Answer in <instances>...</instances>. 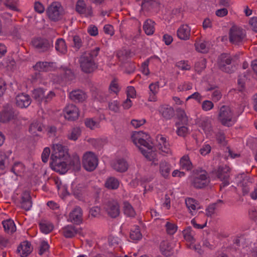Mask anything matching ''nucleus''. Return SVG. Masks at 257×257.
Here are the masks:
<instances>
[{"label": "nucleus", "mask_w": 257, "mask_h": 257, "mask_svg": "<svg viewBox=\"0 0 257 257\" xmlns=\"http://www.w3.org/2000/svg\"><path fill=\"white\" fill-rule=\"evenodd\" d=\"M162 116L166 119H171L174 115L173 108L169 105H163L159 110Z\"/></svg>", "instance_id": "30"}, {"label": "nucleus", "mask_w": 257, "mask_h": 257, "mask_svg": "<svg viewBox=\"0 0 257 257\" xmlns=\"http://www.w3.org/2000/svg\"><path fill=\"white\" fill-rule=\"evenodd\" d=\"M69 166L73 167L74 169H77L80 166V160L77 155H74L70 158L69 162Z\"/></svg>", "instance_id": "51"}, {"label": "nucleus", "mask_w": 257, "mask_h": 257, "mask_svg": "<svg viewBox=\"0 0 257 257\" xmlns=\"http://www.w3.org/2000/svg\"><path fill=\"white\" fill-rule=\"evenodd\" d=\"M192 186L197 189H201L207 186L210 180L207 172L203 170H194L190 177Z\"/></svg>", "instance_id": "4"}, {"label": "nucleus", "mask_w": 257, "mask_h": 257, "mask_svg": "<svg viewBox=\"0 0 257 257\" xmlns=\"http://www.w3.org/2000/svg\"><path fill=\"white\" fill-rule=\"evenodd\" d=\"M24 165L20 162L15 163L11 169L12 172L16 176L20 175L24 171Z\"/></svg>", "instance_id": "49"}, {"label": "nucleus", "mask_w": 257, "mask_h": 257, "mask_svg": "<svg viewBox=\"0 0 257 257\" xmlns=\"http://www.w3.org/2000/svg\"><path fill=\"white\" fill-rule=\"evenodd\" d=\"M60 72L63 75L64 79L67 80H72L75 78L73 72L66 67H62L60 69Z\"/></svg>", "instance_id": "41"}, {"label": "nucleus", "mask_w": 257, "mask_h": 257, "mask_svg": "<svg viewBox=\"0 0 257 257\" xmlns=\"http://www.w3.org/2000/svg\"><path fill=\"white\" fill-rule=\"evenodd\" d=\"M84 123L86 126L91 130H95L100 127L99 121L95 120L93 118H86Z\"/></svg>", "instance_id": "45"}, {"label": "nucleus", "mask_w": 257, "mask_h": 257, "mask_svg": "<svg viewBox=\"0 0 257 257\" xmlns=\"http://www.w3.org/2000/svg\"><path fill=\"white\" fill-rule=\"evenodd\" d=\"M39 226L41 231L45 234L50 233L54 228V226L52 223L47 222H40L39 223Z\"/></svg>", "instance_id": "47"}, {"label": "nucleus", "mask_w": 257, "mask_h": 257, "mask_svg": "<svg viewBox=\"0 0 257 257\" xmlns=\"http://www.w3.org/2000/svg\"><path fill=\"white\" fill-rule=\"evenodd\" d=\"M155 22L151 20H147L143 25V29L147 35H152L155 32Z\"/></svg>", "instance_id": "37"}, {"label": "nucleus", "mask_w": 257, "mask_h": 257, "mask_svg": "<svg viewBox=\"0 0 257 257\" xmlns=\"http://www.w3.org/2000/svg\"><path fill=\"white\" fill-rule=\"evenodd\" d=\"M84 186L83 184H73L72 185V193L74 196L79 200L82 199V194Z\"/></svg>", "instance_id": "36"}, {"label": "nucleus", "mask_w": 257, "mask_h": 257, "mask_svg": "<svg viewBox=\"0 0 257 257\" xmlns=\"http://www.w3.org/2000/svg\"><path fill=\"white\" fill-rule=\"evenodd\" d=\"M132 140L142 153L150 161L156 159V154L152 150V146L147 141L148 135L143 132H135L132 135Z\"/></svg>", "instance_id": "1"}, {"label": "nucleus", "mask_w": 257, "mask_h": 257, "mask_svg": "<svg viewBox=\"0 0 257 257\" xmlns=\"http://www.w3.org/2000/svg\"><path fill=\"white\" fill-rule=\"evenodd\" d=\"M156 139L157 143V147L163 155L166 156L172 154L170 146L167 137L162 135H158Z\"/></svg>", "instance_id": "7"}, {"label": "nucleus", "mask_w": 257, "mask_h": 257, "mask_svg": "<svg viewBox=\"0 0 257 257\" xmlns=\"http://www.w3.org/2000/svg\"><path fill=\"white\" fill-rule=\"evenodd\" d=\"M176 66L180 69L182 70H189L191 68V66L187 61H180L177 63Z\"/></svg>", "instance_id": "61"}, {"label": "nucleus", "mask_w": 257, "mask_h": 257, "mask_svg": "<svg viewBox=\"0 0 257 257\" xmlns=\"http://www.w3.org/2000/svg\"><path fill=\"white\" fill-rule=\"evenodd\" d=\"M192 88V83L188 82H184L179 84L177 89L179 91H183L191 90Z\"/></svg>", "instance_id": "54"}, {"label": "nucleus", "mask_w": 257, "mask_h": 257, "mask_svg": "<svg viewBox=\"0 0 257 257\" xmlns=\"http://www.w3.org/2000/svg\"><path fill=\"white\" fill-rule=\"evenodd\" d=\"M9 155L5 152H0V170H4L8 165Z\"/></svg>", "instance_id": "48"}, {"label": "nucleus", "mask_w": 257, "mask_h": 257, "mask_svg": "<svg viewBox=\"0 0 257 257\" xmlns=\"http://www.w3.org/2000/svg\"><path fill=\"white\" fill-rule=\"evenodd\" d=\"M185 204L192 215H195L197 211L200 208L197 201L191 198H186L185 199Z\"/></svg>", "instance_id": "26"}, {"label": "nucleus", "mask_w": 257, "mask_h": 257, "mask_svg": "<svg viewBox=\"0 0 257 257\" xmlns=\"http://www.w3.org/2000/svg\"><path fill=\"white\" fill-rule=\"evenodd\" d=\"M49 248V245L47 241H42L41 242L40 246V249L39 251V253L40 255H42L47 250H48Z\"/></svg>", "instance_id": "62"}, {"label": "nucleus", "mask_w": 257, "mask_h": 257, "mask_svg": "<svg viewBox=\"0 0 257 257\" xmlns=\"http://www.w3.org/2000/svg\"><path fill=\"white\" fill-rule=\"evenodd\" d=\"M242 111V108L236 110L233 107L223 105L219 110L218 119L223 125L230 127L234 124Z\"/></svg>", "instance_id": "2"}, {"label": "nucleus", "mask_w": 257, "mask_h": 257, "mask_svg": "<svg viewBox=\"0 0 257 257\" xmlns=\"http://www.w3.org/2000/svg\"><path fill=\"white\" fill-rule=\"evenodd\" d=\"M233 59L232 57L227 54H221L218 59V64L219 69L227 73H231L233 71L232 66L230 65Z\"/></svg>", "instance_id": "8"}, {"label": "nucleus", "mask_w": 257, "mask_h": 257, "mask_svg": "<svg viewBox=\"0 0 257 257\" xmlns=\"http://www.w3.org/2000/svg\"><path fill=\"white\" fill-rule=\"evenodd\" d=\"M178 118L183 124H186L188 121V116L183 110H180L178 111Z\"/></svg>", "instance_id": "60"}, {"label": "nucleus", "mask_w": 257, "mask_h": 257, "mask_svg": "<svg viewBox=\"0 0 257 257\" xmlns=\"http://www.w3.org/2000/svg\"><path fill=\"white\" fill-rule=\"evenodd\" d=\"M70 98L74 101H82L86 98V93L81 90H75L69 94Z\"/></svg>", "instance_id": "29"}, {"label": "nucleus", "mask_w": 257, "mask_h": 257, "mask_svg": "<svg viewBox=\"0 0 257 257\" xmlns=\"http://www.w3.org/2000/svg\"><path fill=\"white\" fill-rule=\"evenodd\" d=\"M81 130L80 128L76 127L71 129L67 135V138L72 141H76L81 135Z\"/></svg>", "instance_id": "42"}, {"label": "nucleus", "mask_w": 257, "mask_h": 257, "mask_svg": "<svg viewBox=\"0 0 257 257\" xmlns=\"http://www.w3.org/2000/svg\"><path fill=\"white\" fill-rule=\"evenodd\" d=\"M196 50L201 53H206L209 49V42L199 40L195 43Z\"/></svg>", "instance_id": "34"}, {"label": "nucleus", "mask_w": 257, "mask_h": 257, "mask_svg": "<svg viewBox=\"0 0 257 257\" xmlns=\"http://www.w3.org/2000/svg\"><path fill=\"white\" fill-rule=\"evenodd\" d=\"M160 250L166 256H170L173 253L174 244L168 241H163L160 244Z\"/></svg>", "instance_id": "28"}, {"label": "nucleus", "mask_w": 257, "mask_h": 257, "mask_svg": "<svg viewBox=\"0 0 257 257\" xmlns=\"http://www.w3.org/2000/svg\"><path fill=\"white\" fill-rule=\"evenodd\" d=\"M104 208L108 215L112 218L117 217L120 213L119 205L116 200L113 199L108 201Z\"/></svg>", "instance_id": "12"}, {"label": "nucleus", "mask_w": 257, "mask_h": 257, "mask_svg": "<svg viewBox=\"0 0 257 257\" xmlns=\"http://www.w3.org/2000/svg\"><path fill=\"white\" fill-rule=\"evenodd\" d=\"M35 70L39 72H48L54 69L55 64L48 62H38L33 66Z\"/></svg>", "instance_id": "23"}, {"label": "nucleus", "mask_w": 257, "mask_h": 257, "mask_svg": "<svg viewBox=\"0 0 257 257\" xmlns=\"http://www.w3.org/2000/svg\"><path fill=\"white\" fill-rule=\"evenodd\" d=\"M184 237L185 240L191 243H194L195 239L194 238V232L191 227H187L183 231Z\"/></svg>", "instance_id": "44"}, {"label": "nucleus", "mask_w": 257, "mask_h": 257, "mask_svg": "<svg viewBox=\"0 0 257 257\" xmlns=\"http://www.w3.org/2000/svg\"><path fill=\"white\" fill-rule=\"evenodd\" d=\"M16 103L21 108L27 107L31 103L30 96L27 94L22 93L18 94L16 97Z\"/></svg>", "instance_id": "24"}, {"label": "nucleus", "mask_w": 257, "mask_h": 257, "mask_svg": "<svg viewBox=\"0 0 257 257\" xmlns=\"http://www.w3.org/2000/svg\"><path fill=\"white\" fill-rule=\"evenodd\" d=\"M45 91L42 88L34 89L33 91L32 97L39 103L44 101Z\"/></svg>", "instance_id": "40"}, {"label": "nucleus", "mask_w": 257, "mask_h": 257, "mask_svg": "<svg viewBox=\"0 0 257 257\" xmlns=\"http://www.w3.org/2000/svg\"><path fill=\"white\" fill-rule=\"evenodd\" d=\"M199 126L207 136H211L213 132L211 119L208 117L202 118L199 122Z\"/></svg>", "instance_id": "16"}, {"label": "nucleus", "mask_w": 257, "mask_h": 257, "mask_svg": "<svg viewBox=\"0 0 257 257\" xmlns=\"http://www.w3.org/2000/svg\"><path fill=\"white\" fill-rule=\"evenodd\" d=\"M159 171L162 176L167 178L170 173L171 166L166 161H162L160 164Z\"/></svg>", "instance_id": "35"}, {"label": "nucleus", "mask_w": 257, "mask_h": 257, "mask_svg": "<svg viewBox=\"0 0 257 257\" xmlns=\"http://www.w3.org/2000/svg\"><path fill=\"white\" fill-rule=\"evenodd\" d=\"M31 244L27 241H24L18 247L17 250L22 257L27 256L32 251Z\"/></svg>", "instance_id": "25"}, {"label": "nucleus", "mask_w": 257, "mask_h": 257, "mask_svg": "<svg viewBox=\"0 0 257 257\" xmlns=\"http://www.w3.org/2000/svg\"><path fill=\"white\" fill-rule=\"evenodd\" d=\"M75 9L80 14L84 15L86 17L92 16V9L91 6L86 7L83 0H78L76 4Z\"/></svg>", "instance_id": "17"}, {"label": "nucleus", "mask_w": 257, "mask_h": 257, "mask_svg": "<svg viewBox=\"0 0 257 257\" xmlns=\"http://www.w3.org/2000/svg\"><path fill=\"white\" fill-rule=\"evenodd\" d=\"M235 181L238 186L241 188L243 195L249 193L251 182L246 175L244 174L238 175L235 178Z\"/></svg>", "instance_id": "11"}, {"label": "nucleus", "mask_w": 257, "mask_h": 257, "mask_svg": "<svg viewBox=\"0 0 257 257\" xmlns=\"http://www.w3.org/2000/svg\"><path fill=\"white\" fill-rule=\"evenodd\" d=\"M18 4V0H5L4 5L11 10L17 11L18 9L17 5Z\"/></svg>", "instance_id": "55"}, {"label": "nucleus", "mask_w": 257, "mask_h": 257, "mask_svg": "<svg viewBox=\"0 0 257 257\" xmlns=\"http://www.w3.org/2000/svg\"><path fill=\"white\" fill-rule=\"evenodd\" d=\"M50 154V150L49 148H45L42 154V160L44 163L47 162Z\"/></svg>", "instance_id": "64"}, {"label": "nucleus", "mask_w": 257, "mask_h": 257, "mask_svg": "<svg viewBox=\"0 0 257 257\" xmlns=\"http://www.w3.org/2000/svg\"><path fill=\"white\" fill-rule=\"evenodd\" d=\"M55 50L61 54H65L67 52V47L65 40L62 38L58 39L55 42Z\"/></svg>", "instance_id": "33"}, {"label": "nucleus", "mask_w": 257, "mask_h": 257, "mask_svg": "<svg viewBox=\"0 0 257 257\" xmlns=\"http://www.w3.org/2000/svg\"><path fill=\"white\" fill-rule=\"evenodd\" d=\"M33 203L30 193L29 191H24L21 195V207L26 211L30 210Z\"/></svg>", "instance_id": "22"}, {"label": "nucleus", "mask_w": 257, "mask_h": 257, "mask_svg": "<svg viewBox=\"0 0 257 257\" xmlns=\"http://www.w3.org/2000/svg\"><path fill=\"white\" fill-rule=\"evenodd\" d=\"M146 122L145 119H133L131 121V124L135 128H138L141 126L143 125Z\"/></svg>", "instance_id": "63"}, {"label": "nucleus", "mask_w": 257, "mask_h": 257, "mask_svg": "<svg viewBox=\"0 0 257 257\" xmlns=\"http://www.w3.org/2000/svg\"><path fill=\"white\" fill-rule=\"evenodd\" d=\"M112 168L117 172H124L128 167L127 162L123 158L116 159L111 164Z\"/></svg>", "instance_id": "21"}, {"label": "nucleus", "mask_w": 257, "mask_h": 257, "mask_svg": "<svg viewBox=\"0 0 257 257\" xmlns=\"http://www.w3.org/2000/svg\"><path fill=\"white\" fill-rule=\"evenodd\" d=\"M3 227L6 232L7 233H13L16 230V226L12 219L4 220L2 222Z\"/></svg>", "instance_id": "38"}, {"label": "nucleus", "mask_w": 257, "mask_h": 257, "mask_svg": "<svg viewBox=\"0 0 257 257\" xmlns=\"http://www.w3.org/2000/svg\"><path fill=\"white\" fill-rule=\"evenodd\" d=\"M83 211L80 207L75 206L69 213L68 221L76 224H79L82 221Z\"/></svg>", "instance_id": "15"}, {"label": "nucleus", "mask_w": 257, "mask_h": 257, "mask_svg": "<svg viewBox=\"0 0 257 257\" xmlns=\"http://www.w3.org/2000/svg\"><path fill=\"white\" fill-rule=\"evenodd\" d=\"M155 2L153 0H143L141 6L142 8L147 11H150L153 7Z\"/></svg>", "instance_id": "58"}, {"label": "nucleus", "mask_w": 257, "mask_h": 257, "mask_svg": "<svg viewBox=\"0 0 257 257\" xmlns=\"http://www.w3.org/2000/svg\"><path fill=\"white\" fill-rule=\"evenodd\" d=\"M42 130V124L38 120H34L30 125L29 132L33 136H38L39 133L41 132Z\"/></svg>", "instance_id": "32"}, {"label": "nucleus", "mask_w": 257, "mask_h": 257, "mask_svg": "<svg viewBox=\"0 0 257 257\" xmlns=\"http://www.w3.org/2000/svg\"><path fill=\"white\" fill-rule=\"evenodd\" d=\"M206 61L205 59L201 58L199 59L195 64V70L198 73L202 71L206 66Z\"/></svg>", "instance_id": "52"}, {"label": "nucleus", "mask_w": 257, "mask_h": 257, "mask_svg": "<svg viewBox=\"0 0 257 257\" xmlns=\"http://www.w3.org/2000/svg\"><path fill=\"white\" fill-rule=\"evenodd\" d=\"M65 117L69 120H74L79 116L78 108L74 105L69 104L65 108Z\"/></svg>", "instance_id": "18"}, {"label": "nucleus", "mask_w": 257, "mask_h": 257, "mask_svg": "<svg viewBox=\"0 0 257 257\" xmlns=\"http://www.w3.org/2000/svg\"><path fill=\"white\" fill-rule=\"evenodd\" d=\"M119 103L116 100H114L111 102H110L108 103V108L109 109L115 113L119 112Z\"/></svg>", "instance_id": "59"}, {"label": "nucleus", "mask_w": 257, "mask_h": 257, "mask_svg": "<svg viewBox=\"0 0 257 257\" xmlns=\"http://www.w3.org/2000/svg\"><path fill=\"white\" fill-rule=\"evenodd\" d=\"M100 48L98 47L90 51L83 53L79 58V62L81 70L86 73L93 72L97 68L96 58L98 56Z\"/></svg>", "instance_id": "3"}, {"label": "nucleus", "mask_w": 257, "mask_h": 257, "mask_svg": "<svg viewBox=\"0 0 257 257\" xmlns=\"http://www.w3.org/2000/svg\"><path fill=\"white\" fill-rule=\"evenodd\" d=\"M81 228H77L74 225L70 224L64 226L61 229L63 235L66 238H72L77 234L80 233Z\"/></svg>", "instance_id": "19"}, {"label": "nucleus", "mask_w": 257, "mask_h": 257, "mask_svg": "<svg viewBox=\"0 0 257 257\" xmlns=\"http://www.w3.org/2000/svg\"><path fill=\"white\" fill-rule=\"evenodd\" d=\"M123 212L125 215L133 217L136 215V212L133 206L127 202H124L123 204Z\"/></svg>", "instance_id": "46"}, {"label": "nucleus", "mask_w": 257, "mask_h": 257, "mask_svg": "<svg viewBox=\"0 0 257 257\" xmlns=\"http://www.w3.org/2000/svg\"><path fill=\"white\" fill-rule=\"evenodd\" d=\"M68 156V149L61 144H55L53 146V152L51 156V161L54 160L66 159Z\"/></svg>", "instance_id": "10"}, {"label": "nucleus", "mask_w": 257, "mask_h": 257, "mask_svg": "<svg viewBox=\"0 0 257 257\" xmlns=\"http://www.w3.org/2000/svg\"><path fill=\"white\" fill-rule=\"evenodd\" d=\"M47 14L51 20L58 21L63 15V9L60 4L53 3L48 8Z\"/></svg>", "instance_id": "9"}, {"label": "nucleus", "mask_w": 257, "mask_h": 257, "mask_svg": "<svg viewBox=\"0 0 257 257\" xmlns=\"http://www.w3.org/2000/svg\"><path fill=\"white\" fill-rule=\"evenodd\" d=\"M214 107L213 103L210 101L206 100L202 102L201 104L202 109L205 111H208L211 110Z\"/></svg>", "instance_id": "57"}, {"label": "nucleus", "mask_w": 257, "mask_h": 257, "mask_svg": "<svg viewBox=\"0 0 257 257\" xmlns=\"http://www.w3.org/2000/svg\"><path fill=\"white\" fill-rule=\"evenodd\" d=\"M109 90L110 93L117 94L120 90V87L116 80H112L109 87Z\"/></svg>", "instance_id": "56"}, {"label": "nucleus", "mask_w": 257, "mask_h": 257, "mask_svg": "<svg viewBox=\"0 0 257 257\" xmlns=\"http://www.w3.org/2000/svg\"><path fill=\"white\" fill-rule=\"evenodd\" d=\"M190 32L191 29L188 25H183L177 30V36L181 40H188L190 36Z\"/></svg>", "instance_id": "27"}, {"label": "nucleus", "mask_w": 257, "mask_h": 257, "mask_svg": "<svg viewBox=\"0 0 257 257\" xmlns=\"http://www.w3.org/2000/svg\"><path fill=\"white\" fill-rule=\"evenodd\" d=\"M142 235L138 227L131 230L130 232V237L134 240H139L142 238Z\"/></svg>", "instance_id": "53"}, {"label": "nucleus", "mask_w": 257, "mask_h": 257, "mask_svg": "<svg viewBox=\"0 0 257 257\" xmlns=\"http://www.w3.org/2000/svg\"><path fill=\"white\" fill-rule=\"evenodd\" d=\"M50 165L53 170L60 174H64L68 170V166L61 159L51 161Z\"/></svg>", "instance_id": "20"}, {"label": "nucleus", "mask_w": 257, "mask_h": 257, "mask_svg": "<svg viewBox=\"0 0 257 257\" xmlns=\"http://www.w3.org/2000/svg\"><path fill=\"white\" fill-rule=\"evenodd\" d=\"M33 46L39 52H44L53 47L52 41L42 38H36L32 41Z\"/></svg>", "instance_id": "13"}, {"label": "nucleus", "mask_w": 257, "mask_h": 257, "mask_svg": "<svg viewBox=\"0 0 257 257\" xmlns=\"http://www.w3.org/2000/svg\"><path fill=\"white\" fill-rule=\"evenodd\" d=\"M82 162V166L85 170L92 172L98 166V159L94 153L88 151L83 154Z\"/></svg>", "instance_id": "5"}, {"label": "nucleus", "mask_w": 257, "mask_h": 257, "mask_svg": "<svg viewBox=\"0 0 257 257\" xmlns=\"http://www.w3.org/2000/svg\"><path fill=\"white\" fill-rule=\"evenodd\" d=\"M14 117V112L11 109L4 110L1 114V121L3 122H7Z\"/></svg>", "instance_id": "43"}, {"label": "nucleus", "mask_w": 257, "mask_h": 257, "mask_svg": "<svg viewBox=\"0 0 257 257\" xmlns=\"http://www.w3.org/2000/svg\"><path fill=\"white\" fill-rule=\"evenodd\" d=\"M245 31L238 27L234 26L231 27L229 32V41L233 44L239 45L245 39Z\"/></svg>", "instance_id": "6"}, {"label": "nucleus", "mask_w": 257, "mask_h": 257, "mask_svg": "<svg viewBox=\"0 0 257 257\" xmlns=\"http://www.w3.org/2000/svg\"><path fill=\"white\" fill-rule=\"evenodd\" d=\"M229 168L227 166L219 167L217 172V176L222 182L220 187H224L229 184Z\"/></svg>", "instance_id": "14"}, {"label": "nucleus", "mask_w": 257, "mask_h": 257, "mask_svg": "<svg viewBox=\"0 0 257 257\" xmlns=\"http://www.w3.org/2000/svg\"><path fill=\"white\" fill-rule=\"evenodd\" d=\"M180 166L182 170L187 171H190L192 169V163L188 155H184L181 158L180 160Z\"/></svg>", "instance_id": "31"}, {"label": "nucleus", "mask_w": 257, "mask_h": 257, "mask_svg": "<svg viewBox=\"0 0 257 257\" xmlns=\"http://www.w3.org/2000/svg\"><path fill=\"white\" fill-rule=\"evenodd\" d=\"M166 231L168 234H174L177 230V226L171 222L167 221L165 224Z\"/></svg>", "instance_id": "50"}, {"label": "nucleus", "mask_w": 257, "mask_h": 257, "mask_svg": "<svg viewBox=\"0 0 257 257\" xmlns=\"http://www.w3.org/2000/svg\"><path fill=\"white\" fill-rule=\"evenodd\" d=\"M119 185V182L118 179L113 177L107 179L105 183V186L109 189H116Z\"/></svg>", "instance_id": "39"}]
</instances>
